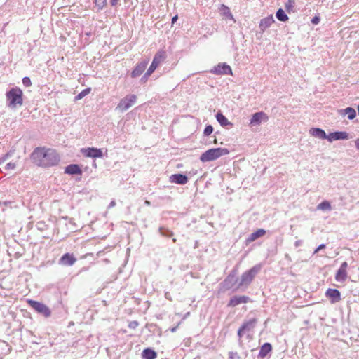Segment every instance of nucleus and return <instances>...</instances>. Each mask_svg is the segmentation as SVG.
I'll list each match as a JSON object with an SVG mask.
<instances>
[{
    "label": "nucleus",
    "instance_id": "nucleus-1",
    "mask_svg": "<svg viewBox=\"0 0 359 359\" xmlns=\"http://www.w3.org/2000/svg\"><path fill=\"white\" fill-rule=\"evenodd\" d=\"M31 158L36 165L41 167L54 166L60 161V156L55 150L45 147L36 148Z\"/></svg>",
    "mask_w": 359,
    "mask_h": 359
},
{
    "label": "nucleus",
    "instance_id": "nucleus-2",
    "mask_svg": "<svg viewBox=\"0 0 359 359\" xmlns=\"http://www.w3.org/2000/svg\"><path fill=\"white\" fill-rule=\"evenodd\" d=\"M7 106L9 108L15 109L22 104V91L20 88H13L6 94Z\"/></svg>",
    "mask_w": 359,
    "mask_h": 359
},
{
    "label": "nucleus",
    "instance_id": "nucleus-3",
    "mask_svg": "<svg viewBox=\"0 0 359 359\" xmlns=\"http://www.w3.org/2000/svg\"><path fill=\"white\" fill-rule=\"evenodd\" d=\"M229 154V151L226 148H214L210 149L203 153L200 156L202 162H210L215 161L222 156Z\"/></svg>",
    "mask_w": 359,
    "mask_h": 359
},
{
    "label": "nucleus",
    "instance_id": "nucleus-4",
    "mask_svg": "<svg viewBox=\"0 0 359 359\" xmlns=\"http://www.w3.org/2000/svg\"><path fill=\"white\" fill-rule=\"evenodd\" d=\"M261 267L258 265L254 266L250 270L244 272L241 276L238 285V288L245 287L246 288L253 280L254 278L260 271Z\"/></svg>",
    "mask_w": 359,
    "mask_h": 359
},
{
    "label": "nucleus",
    "instance_id": "nucleus-5",
    "mask_svg": "<svg viewBox=\"0 0 359 359\" xmlns=\"http://www.w3.org/2000/svg\"><path fill=\"white\" fill-rule=\"evenodd\" d=\"M165 57L166 54L165 51H158L155 54L150 67L144 74V77L149 76L156 70L158 66L165 59Z\"/></svg>",
    "mask_w": 359,
    "mask_h": 359
},
{
    "label": "nucleus",
    "instance_id": "nucleus-6",
    "mask_svg": "<svg viewBox=\"0 0 359 359\" xmlns=\"http://www.w3.org/2000/svg\"><path fill=\"white\" fill-rule=\"evenodd\" d=\"M137 96L135 95H128L121 100L116 107V110L123 112L131 107L136 102Z\"/></svg>",
    "mask_w": 359,
    "mask_h": 359
},
{
    "label": "nucleus",
    "instance_id": "nucleus-7",
    "mask_svg": "<svg viewBox=\"0 0 359 359\" xmlns=\"http://www.w3.org/2000/svg\"><path fill=\"white\" fill-rule=\"evenodd\" d=\"M27 302L29 305L39 314L46 318L50 316L51 311L46 304L32 299L28 300Z\"/></svg>",
    "mask_w": 359,
    "mask_h": 359
},
{
    "label": "nucleus",
    "instance_id": "nucleus-8",
    "mask_svg": "<svg viewBox=\"0 0 359 359\" xmlns=\"http://www.w3.org/2000/svg\"><path fill=\"white\" fill-rule=\"evenodd\" d=\"M210 72L216 75L232 74L231 68L226 63H219L210 71Z\"/></svg>",
    "mask_w": 359,
    "mask_h": 359
},
{
    "label": "nucleus",
    "instance_id": "nucleus-9",
    "mask_svg": "<svg viewBox=\"0 0 359 359\" xmlns=\"http://www.w3.org/2000/svg\"><path fill=\"white\" fill-rule=\"evenodd\" d=\"M269 119L268 116L263 111L255 113L250 118V124L252 126H257L261 124L262 121L266 122Z\"/></svg>",
    "mask_w": 359,
    "mask_h": 359
},
{
    "label": "nucleus",
    "instance_id": "nucleus-10",
    "mask_svg": "<svg viewBox=\"0 0 359 359\" xmlns=\"http://www.w3.org/2000/svg\"><path fill=\"white\" fill-rule=\"evenodd\" d=\"M348 263L346 262H344L339 269L337 270L336 274H335V280L337 282L344 283L348 277L347 274V268H348Z\"/></svg>",
    "mask_w": 359,
    "mask_h": 359
},
{
    "label": "nucleus",
    "instance_id": "nucleus-11",
    "mask_svg": "<svg viewBox=\"0 0 359 359\" xmlns=\"http://www.w3.org/2000/svg\"><path fill=\"white\" fill-rule=\"evenodd\" d=\"M325 296L330 299L331 304H335L341 301V292L337 289L329 288L325 292Z\"/></svg>",
    "mask_w": 359,
    "mask_h": 359
},
{
    "label": "nucleus",
    "instance_id": "nucleus-12",
    "mask_svg": "<svg viewBox=\"0 0 359 359\" xmlns=\"http://www.w3.org/2000/svg\"><path fill=\"white\" fill-rule=\"evenodd\" d=\"M81 152L84 156L90 158H101L102 157V151L100 149L95 147H88L87 149H82Z\"/></svg>",
    "mask_w": 359,
    "mask_h": 359
},
{
    "label": "nucleus",
    "instance_id": "nucleus-13",
    "mask_svg": "<svg viewBox=\"0 0 359 359\" xmlns=\"http://www.w3.org/2000/svg\"><path fill=\"white\" fill-rule=\"evenodd\" d=\"M250 298L248 296H234L231 297L228 303V306L234 307L238 304L248 303Z\"/></svg>",
    "mask_w": 359,
    "mask_h": 359
},
{
    "label": "nucleus",
    "instance_id": "nucleus-14",
    "mask_svg": "<svg viewBox=\"0 0 359 359\" xmlns=\"http://www.w3.org/2000/svg\"><path fill=\"white\" fill-rule=\"evenodd\" d=\"M148 60L142 61L140 63H138L134 68V69L132 71L130 75L133 78H136L139 76H140L143 72L145 70L147 65H148Z\"/></svg>",
    "mask_w": 359,
    "mask_h": 359
},
{
    "label": "nucleus",
    "instance_id": "nucleus-15",
    "mask_svg": "<svg viewBox=\"0 0 359 359\" xmlns=\"http://www.w3.org/2000/svg\"><path fill=\"white\" fill-rule=\"evenodd\" d=\"M327 140L332 142L334 140H348V134L344 131H336L327 135Z\"/></svg>",
    "mask_w": 359,
    "mask_h": 359
},
{
    "label": "nucleus",
    "instance_id": "nucleus-16",
    "mask_svg": "<svg viewBox=\"0 0 359 359\" xmlns=\"http://www.w3.org/2000/svg\"><path fill=\"white\" fill-rule=\"evenodd\" d=\"M76 262L73 254L65 253L60 259V264L64 266H72Z\"/></svg>",
    "mask_w": 359,
    "mask_h": 359
},
{
    "label": "nucleus",
    "instance_id": "nucleus-17",
    "mask_svg": "<svg viewBox=\"0 0 359 359\" xmlns=\"http://www.w3.org/2000/svg\"><path fill=\"white\" fill-rule=\"evenodd\" d=\"M170 178L171 182L180 185L185 184L188 182V177L185 175L180 173L173 174Z\"/></svg>",
    "mask_w": 359,
    "mask_h": 359
},
{
    "label": "nucleus",
    "instance_id": "nucleus-18",
    "mask_svg": "<svg viewBox=\"0 0 359 359\" xmlns=\"http://www.w3.org/2000/svg\"><path fill=\"white\" fill-rule=\"evenodd\" d=\"M310 134L317 138L321 140H327V135L325 132L319 128H312L309 130Z\"/></svg>",
    "mask_w": 359,
    "mask_h": 359
},
{
    "label": "nucleus",
    "instance_id": "nucleus-19",
    "mask_svg": "<svg viewBox=\"0 0 359 359\" xmlns=\"http://www.w3.org/2000/svg\"><path fill=\"white\" fill-rule=\"evenodd\" d=\"M274 22L275 20L273 15H270L268 17L261 20L259 22V29L262 32H264V30L269 27Z\"/></svg>",
    "mask_w": 359,
    "mask_h": 359
},
{
    "label": "nucleus",
    "instance_id": "nucleus-20",
    "mask_svg": "<svg viewBox=\"0 0 359 359\" xmlns=\"http://www.w3.org/2000/svg\"><path fill=\"white\" fill-rule=\"evenodd\" d=\"M257 323V318H252L248 321H245L241 325V328L245 332L252 331Z\"/></svg>",
    "mask_w": 359,
    "mask_h": 359
},
{
    "label": "nucleus",
    "instance_id": "nucleus-21",
    "mask_svg": "<svg viewBox=\"0 0 359 359\" xmlns=\"http://www.w3.org/2000/svg\"><path fill=\"white\" fill-rule=\"evenodd\" d=\"M65 172L69 175H81L82 170L76 164H70L65 168Z\"/></svg>",
    "mask_w": 359,
    "mask_h": 359
},
{
    "label": "nucleus",
    "instance_id": "nucleus-22",
    "mask_svg": "<svg viewBox=\"0 0 359 359\" xmlns=\"http://www.w3.org/2000/svg\"><path fill=\"white\" fill-rule=\"evenodd\" d=\"M266 231L264 229H259L255 232L252 233L248 238L246 239V243H251L257 238L263 236L265 234Z\"/></svg>",
    "mask_w": 359,
    "mask_h": 359
},
{
    "label": "nucleus",
    "instance_id": "nucleus-23",
    "mask_svg": "<svg viewBox=\"0 0 359 359\" xmlns=\"http://www.w3.org/2000/svg\"><path fill=\"white\" fill-rule=\"evenodd\" d=\"M216 119L222 127L233 126V123L229 121L226 117L220 111L216 114Z\"/></svg>",
    "mask_w": 359,
    "mask_h": 359
},
{
    "label": "nucleus",
    "instance_id": "nucleus-24",
    "mask_svg": "<svg viewBox=\"0 0 359 359\" xmlns=\"http://www.w3.org/2000/svg\"><path fill=\"white\" fill-rule=\"evenodd\" d=\"M339 113L342 116L347 115L349 120L353 119L356 116V111L352 107H347L344 109H341Z\"/></svg>",
    "mask_w": 359,
    "mask_h": 359
},
{
    "label": "nucleus",
    "instance_id": "nucleus-25",
    "mask_svg": "<svg viewBox=\"0 0 359 359\" xmlns=\"http://www.w3.org/2000/svg\"><path fill=\"white\" fill-rule=\"evenodd\" d=\"M272 350V346L270 343H264L259 352V357L264 358Z\"/></svg>",
    "mask_w": 359,
    "mask_h": 359
},
{
    "label": "nucleus",
    "instance_id": "nucleus-26",
    "mask_svg": "<svg viewBox=\"0 0 359 359\" xmlns=\"http://www.w3.org/2000/svg\"><path fill=\"white\" fill-rule=\"evenodd\" d=\"M142 357L144 359H155L157 353L153 349L147 348L142 351Z\"/></svg>",
    "mask_w": 359,
    "mask_h": 359
},
{
    "label": "nucleus",
    "instance_id": "nucleus-27",
    "mask_svg": "<svg viewBox=\"0 0 359 359\" xmlns=\"http://www.w3.org/2000/svg\"><path fill=\"white\" fill-rule=\"evenodd\" d=\"M219 11L223 16L234 20L233 16L231 14L230 9L228 6H226L224 4H222L219 8Z\"/></svg>",
    "mask_w": 359,
    "mask_h": 359
},
{
    "label": "nucleus",
    "instance_id": "nucleus-28",
    "mask_svg": "<svg viewBox=\"0 0 359 359\" xmlns=\"http://www.w3.org/2000/svg\"><path fill=\"white\" fill-rule=\"evenodd\" d=\"M276 17L277 18V19L278 20H280L281 22H286L289 19L287 15L285 13L284 10L282 8H279L276 11Z\"/></svg>",
    "mask_w": 359,
    "mask_h": 359
},
{
    "label": "nucleus",
    "instance_id": "nucleus-29",
    "mask_svg": "<svg viewBox=\"0 0 359 359\" xmlns=\"http://www.w3.org/2000/svg\"><path fill=\"white\" fill-rule=\"evenodd\" d=\"M90 91H91V88H87L83 89L81 93H79L75 97L74 100H79L82 99L83 97L86 96L88 94H89Z\"/></svg>",
    "mask_w": 359,
    "mask_h": 359
},
{
    "label": "nucleus",
    "instance_id": "nucleus-30",
    "mask_svg": "<svg viewBox=\"0 0 359 359\" xmlns=\"http://www.w3.org/2000/svg\"><path fill=\"white\" fill-rule=\"evenodd\" d=\"M317 208L322 210H331V205L328 201H324L318 205Z\"/></svg>",
    "mask_w": 359,
    "mask_h": 359
},
{
    "label": "nucleus",
    "instance_id": "nucleus-31",
    "mask_svg": "<svg viewBox=\"0 0 359 359\" xmlns=\"http://www.w3.org/2000/svg\"><path fill=\"white\" fill-rule=\"evenodd\" d=\"M159 232L162 236L165 237H172L173 236V233L171 231L162 227L159 228Z\"/></svg>",
    "mask_w": 359,
    "mask_h": 359
},
{
    "label": "nucleus",
    "instance_id": "nucleus-32",
    "mask_svg": "<svg viewBox=\"0 0 359 359\" xmlns=\"http://www.w3.org/2000/svg\"><path fill=\"white\" fill-rule=\"evenodd\" d=\"M294 4H295V1L294 0H288L285 4V9L287 12H290L291 11H292V8L294 6Z\"/></svg>",
    "mask_w": 359,
    "mask_h": 359
},
{
    "label": "nucleus",
    "instance_id": "nucleus-33",
    "mask_svg": "<svg viewBox=\"0 0 359 359\" xmlns=\"http://www.w3.org/2000/svg\"><path fill=\"white\" fill-rule=\"evenodd\" d=\"M94 2L95 4V6L98 8V9L101 10L107 4V0H94Z\"/></svg>",
    "mask_w": 359,
    "mask_h": 359
},
{
    "label": "nucleus",
    "instance_id": "nucleus-34",
    "mask_svg": "<svg viewBox=\"0 0 359 359\" xmlns=\"http://www.w3.org/2000/svg\"><path fill=\"white\" fill-rule=\"evenodd\" d=\"M214 130L213 127L211 125H208L205 126L204 130H203V135L205 136H209L210 134L212 133Z\"/></svg>",
    "mask_w": 359,
    "mask_h": 359
},
{
    "label": "nucleus",
    "instance_id": "nucleus-35",
    "mask_svg": "<svg viewBox=\"0 0 359 359\" xmlns=\"http://www.w3.org/2000/svg\"><path fill=\"white\" fill-rule=\"evenodd\" d=\"M229 359H241L237 352L230 351L229 353Z\"/></svg>",
    "mask_w": 359,
    "mask_h": 359
},
{
    "label": "nucleus",
    "instance_id": "nucleus-36",
    "mask_svg": "<svg viewBox=\"0 0 359 359\" xmlns=\"http://www.w3.org/2000/svg\"><path fill=\"white\" fill-rule=\"evenodd\" d=\"M22 83L26 87H29L32 86V81L27 76H25L22 79Z\"/></svg>",
    "mask_w": 359,
    "mask_h": 359
},
{
    "label": "nucleus",
    "instance_id": "nucleus-37",
    "mask_svg": "<svg viewBox=\"0 0 359 359\" xmlns=\"http://www.w3.org/2000/svg\"><path fill=\"white\" fill-rule=\"evenodd\" d=\"M15 164L14 163L10 162V163L6 164V165L5 167V169H6V170H10V169L13 170V169H15Z\"/></svg>",
    "mask_w": 359,
    "mask_h": 359
},
{
    "label": "nucleus",
    "instance_id": "nucleus-38",
    "mask_svg": "<svg viewBox=\"0 0 359 359\" xmlns=\"http://www.w3.org/2000/svg\"><path fill=\"white\" fill-rule=\"evenodd\" d=\"M319 22H320V18H319V17H318V16H315V17H313V18H312V20H311V22H312L313 24H314V25H317V24H318V23H319Z\"/></svg>",
    "mask_w": 359,
    "mask_h": 359
},
{
    "label": "nucleus",
    "instance_id": "nucleus-39",
    "mask_svg": "<svg viewBox=\"0 0 359 359\" xmlns=\"http://www.w3.org/2000/svg\"><path fill=\"white\" fill-rule=\"evenodd\" d=\"M245 332L243 331V330L240 327L238 330V336L239 337V339H241V337H243V335L244 334Z\"/></svg>",
    "mask_w": 359,
    "mask_h": 359
},
{
    "label": "nucleus",
    "instance_id": "nucleus-40",
    "mask_svg": "<svg viewBox=\"0 0 359 359\" xmlns=\"http://www.w3.org/2000/svg\"><path fill=\"white\" fill-rule=\"evenodd\" d=\"M138 325V323L137 321H132L130 324H129V327L130 328H135Z\"/></svg>",
    "mask_w": 359,
    "mask_h": 359
},
{
    "label": "nucleus",
    "instance_id": "nucleus-41",
    "mask_svg": "<svg viewBox=\"0 0 359 359\" xmlns=\"http://www.w3.org/2000/svg\"><path fill=\"white\" fill-rule=\"evenodd\" d=\"M325 248V244H320L316 249V250L314 251V253H316L318 252L319 250H322V249H324Z\"/></svg>",
    "mask_w": 359,
    "mask_h": 359
},
{
    "label": "nucleus",
    "instance_id": "nucleus-42",
    "mask_svg": "<svg viewBox=\"0 0 359 359\" xmlns=\"http://www.w3.org/2000/svg\"><path fill=\"white\" fill-rule=\"evenodd\" d=\"M9 156V154H5L1 159H0V163L4 162L5 161H6L8 159Z\"/></svg>",
    "mask_w": 359,
    "mask_h": 359
},
{
    "label": "nucleus",
    "instance_id": "nucleus-43",
    "mask_svg": "<svg viewBox=\"0 0 359 359\" xmlns=\"http://www.w3.org/2000/svg\"><path fill=\"white\" fill-rule=\"evenodd\" d=\"M302 241H301V240L296 241L294 242V246L295 247H299V246H300L302 245Z\"/></svg>",
    "mask_w": 359,
    "mask_h": 359
},
{
    "label": "nucleus",
    "instance_id": "nucleus-44",
    "mask_svg": "<svg viewBox=\"0 0 359 359\" xmlns=\"http://www.w3.org/2000/svg\"><path fill=\"white\" fill-rule=\"evenodd\" d=\"M118 0H110V4L115 6L118 4Z\"/></svg>",
    "mask_w": 359,
    "mask_h": 359
},
{
    "label": "nucleus",
    "instance_id": "nucleus-45",
    "mask_svg": "<svg viewBox=\"0 0 359 359\" xmlns=\"http://www.w3.org/2000/svg\"><path fill=\"white\" fill-rule=\"evenodd\" d=\"M355 145L357 149L359 150V138L356 139L355 141Z\"/></svg>",
    "mask_w": 359,
    "mask_h": 359
},
{
    "label": "nucleus",
    "instance_id": "nucleus-46",
    "mask_svg": "<svg viewBox=\"0 0 359 359\" xmlns=\"http://www.w3.org/2000/svg\"><path fill=\"white\" fill-rule=\"evenodd\" d=\"M115 205H116V202H115L114 201H111V203H109V208H112V207L115 206Z\"/></svg>",
    "mask_w": 359,
    "mask_h": 359
},
{
    "label": "nucleus",
    "instance_id": "nucleus-47",
    "mask_svg": "<svg viewBox=\"0 0 359 359\" xmlns=\"http://www.w3.org/2000/svg\"><path fill=\"white\" fill-rule=\"evenodd\" d=\"M178 19V16L176 15L172 18V23H175L176 20Z\"/></svg>",
    "mask_w": 359,
    "mask_h": 359
},
{
    "label": "nucleus",
    "instance_id": "nucleus-48",
    "mask_svg": "<svg viewBox=\"0 0 359 359\" xmlns=\"http://www.w3.org/2000/svg\"><path fill=\"white\" fill-rule=\"evenodd\" d=\"M177 327H178V325H177V326H176V327H174L171 328V330H171V332H175L177 330Z\"/></svg>",
    "mask_w": 359,
    "mask_h": 359
},
{
    "label": "nucleus",
    "instance_id": "nucleus-49",
    "mask_svg": "<svg viewBox=\"0 0 359 359\" xmlns=\"http://www.w3.org/2000/svg\"><path fill=\"white\" fill-rule=\"evenodd\" d=\"M231 278H233V277L228 276L227 278L224 280V283H226L227 282L230 281Z\"/></svg>",
    "mask_w": 359,
    "mask_h": 359
},
{
    "label": "nucleus",
    "instance_id": "nucleus-50",
    "mask_svg": "<svg viewBox=\"0 0 359 359\" xmlns=\"http://www.w3.org/2000/svg\"><path fill=\"white\" fill-rule=\"evenodd\" d=\"M148 77H149V76H146V77H144V76H142V78L141 79V80H142V81H147Z\"/></svg>",
    "mask_w": 359,
    "mask_h": 359
},
{
    "label": "nucleus",
    "instance_id": "nucleus-51",
    "mask_svg": "<svg viewBox=\"0 0 359 359\" xmlns=\"http://www.w3.org/2000/svg\"><path fill=\"white\" fill-rule=\"evenodd\" d=\"M144 203L147 205H150V201H145Z\"/></svg>",
    "mask_w": 359,
    "mask_h": 359
},
{
    "label": "nucleus",
    "instance_id": "nucleus-52",
    "mask_svg": "<svg viewBox=\"0 0 359 359\" xmlns=\"http://www.w3.org/2000/svg\"><path fill=\"white\" fill-rule=\"evenodd\" d=\"M214 143H215V144H217V138H216V137H215Z\"/></svg>",
    "mask_w": 359,
    "mask_h": 359
},
{
    "label": "nucleus",
    "instance_id": "nucleus-53",
    "mask_svg": "<svg viewBox=\"0 0 359 359\" xmlns=\"http://www.w3.org/2000/svg\"><path fill=\"white\" fill-rule=\"evenodd\" d=\"M172 241H173V242H175V243L176 242V239H175V238H173V239H172Z\"/></svg>",
    "mask_w": 359,
    "mask_h": 359
}]
</instances>
